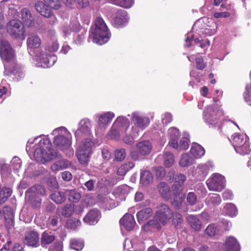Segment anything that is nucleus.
Returning a JSON list of instances; mask_svg holds the SVG:
<instances>
[{
	"label": "nucleus",
	"instance_id": "obj_32",
	"mask_svg": "<svg viewBox=\"0 0 251 251\" xmlns=\"http://www.w3.org/2000/svg\"><path fill=\"white\" fill-rule=\"evenodd\" d=\"M152 214V210L150 208L144 209L137 213V218L138 222L140 223L144 220L147 219Z\"/></svg>",
	"mask_w": 251,
	"mask_h": 251
},
{
	"label": "nucleus",
	"instance_id": "obj_16",
	"mask_svg": "<svg viewBox=\"0 0 251 251\" xmlns=\"http://www.w3.org/2000/svg\"><path fill=\"white\" fill-rule=\"evenodd\" d=\"M128 20L126 12L122 9L118 10L116 15L113 19V24L116 27L125 25Z\"/></svg>",
	"mask_w": 251,
	"mask_h": 251
},
{
	"label": "nucleus",
	"instance_id": "obj_49",
	"mask_svg": "<svg viewBox=\"0 0 251 251\" xmlns=\"http://www.w3.org/2000/svg\"><path fill=\"white\" fill-rule=\"evenodd\" d=\"M47 5L50 8L57 10L61 6L60 0H44Z\"/></svg>",
	"mask_w": 251,
	"mask_h": 251
},
{
	"label": "nucleus",
	"instance_id": "obj_50",
	"mask_svg": "<svg viewBox=\"0 0 251 251\" xmlns=\"http://www.w3.org/2000/svg\"><path fill=\"white\" fill-rule=\"evenodd\" d=\"M0 173L2 176H6L10 173L9 166L4 160H0Z\"/></svg>",
	"mask_w": 251,
	"mask_h": 251
},
{
	"label": "nucleus",
	"instance_id": "obj_63",
	"mask_svg": "<svg viewBox=\"0 0 251 251\" xmlns=\"http://www.w3.org/2000/svg\"><path fill=\"white\" fill-rule=\"evenodd\" d=\"M117 127L113 126L109 132L108 135L110 137L113 139H118L120 137L119 131L118 129H116Z\"/></svg>",
	"mask_w": 251,
	"mask_h": 251
},
{
	"label": "nucleus",
	"instance_id": "obj_22",
	"mask_svg": "<svg viewBox=\"0 0 251 251\" xmlns=\"http://www.w3.org/2000/svg\"><path fill=\"white\" fill-rule=\"evenodd\" d=\"M114 116V114L112 112H107L101 114L99 117V126L100 127L105 129Z\"/></svg>",
	"mask_w": 251,
	"mask_h": 251
},
{
	"label": "nucleus",
	"instance_id": "obj_4",
	"mask_svg": "<svg viewBox=\"0 0 251 251\" xmlns=\"http://www.w3.org/2000/svg\"><path fill=\"white\" fill-rule=\"evenodd\" d=\"M39 144L40 147L36 149L34 153V156L38 162L43 164L58 157L57 152L51 148L49 140L40 141Z\"/></svg>",
	"mask_w": 251,
	"mask_h": 251
},
{
	"label": "nucleus",
	"instance_id": "obj_60",
	"mask_svg": "<svg viewBox=\"0 0 251 251\" xmlns=\"http://www.w3.org/2000/svg\"><path fill=\"white\" fill-rule=\"evenodd\" d=\"M250 77L251 78V71L250 72ZM244 97L247 103L249 105L251 106V88H246V91L244 93Z\"/></svg>",
	"mask_w": 251,
	"mask_h": 251
},
{
	"label": "nucleus",
	"instance_id": "obj_6",
	"mask_svg": "<svg viewBox=\"0 0 251 251\" xmlns=\"http://www.w3.org/2000/svg\"><path fill=\"white\" fill-rule=\"evenodd\" d=\"M231 138L232 144L237 153L245 155L250 152L249 138L246 135L235 133Z\"/></svg>",
	"mask_w": 251,
	"mask_h": 251
},
{
	"label": "nucleus",
	"instance_id": "obj_38",
	"mask_svg": "<svg viewBox=\"0 0 251 251\" xmlns=\"http://www.w3.org/2000/svg\"><path fill=\"white\" fill-rule=\"evenodd\" d=\"M153 179L151 173L149 171H144L141 173L140 182L144 185L149 184Z\"/></svg>",
	"mask_w": 251,
	"mask_h": 251
},
{
	"label": "nucleus",
	"instance_id": "obj_58",
	"mask_svg": "<svg viewBox=\"0 0 251 251\" xmlns=\"http://www.w3.org/2000/svg\"><path fill=\"white\" fill-rule=\"evenodd\" d=\"M218 231L217 226L215 225H209L205 230L206 234L209 236H213L215 235Z\"/></svg>",
	"mask_w": 251,
	"mask_h": 251
},
{
	"label": "nucleus",
	"instance_id": "obj_24",
	"mask_svg": "<svg viewBox=\"0 0 251 251\" xmlns=\"http://www.w3.org/2000/svg\"><path fill=\"white\" fill-rule=\"evenodd\" d=\"M21 14L22 19L25 25L31 27L34 25V21L32 19L31 13L27 8L22 9Z\"/></svg>",
	"mask_w": 251,
	"mask_h": 251
},
{
	"label": "nucleus",
	"instance_id": "obj_31",
	"mask_svg": "<svg viewBox=\"0 0 251 251\" xmlns=\"http://www.w3.org/2000/svg\"><path fill=\"white\" fill-rule=\"evenodd\" d=\"M113 125L118 128L123 127V129L126 130L129 126V121L124 116H119L116 119Z\"/></svg>",
	"mask_w": 251,
	"mask_h": 251
},
{
	"label": "nucleus",
	"instance_id": "obj_30",
	"mask_svg": "<svg viewBox=\"0 0 251 251\" xmlns=\"http://www.w3.org/2000/svg\"><path fill=\"white\" fill-rule=\"evenodd\" d=\"M187 220L191 227L195 230L199 231L201 228V222L196 216H189Z\"/></svg>",
	"mask_w": 251,
	"mask_h": 251
},
{
	"label": "nucleus",
	"instance_id": "obj_46",
	"mask_svg": "<svg viewBox=\"0 0 251 251\" xmlns=\"http://www.w3.org/2000/svg\"><path fill=\"white\" fill-rule=\"evenodd\" d=\"M184 194H179V195L174 196V200L172 201V204L176 208L180 209L184 200Z\"/></svg>",
	"mask_w": 251,
	"mask_h": 251
},
{
	"label": "nucleus",
	"instance_id": "obj_1",
	"mask_svg": "<svg viewBox=\"0 0 251 251\" xmlns=\"http://www.w3.org/2000/svg\"><path fill=\"white\" fill-rule=\"evenodd\" d=\"M26 44L28 53L36 56L38 66L43 68L50 67L56 61V56L53 55H47L40 51L41 40L36 34H29L27 38Z\"/></svg>",
	"mask_w": 251,
	"mask_h": 251
},
{
	"label": "nucleus",
	"instance_id": "obj_45",
	"mask_svg": "<svg viewBox=\"0 0 251 251\" xmlns=\"http://www.w3.org/2000/svg\"><path fill=\"white\" fill-rule=\"evenodd\" d=\"M134 166V164L133 162H129L127 163H125L118 169L117 173L119 175H124L129 170L133 168Z\"/></svg>",
	"mask_w": 251,
	"mask_h": 251
},
{
	"label": "nucleus",
	"instance_id": "obj_13",
	"mask_svg": "<svg viewBox=\"0 0 251 251\" xmlns=\"http://www.w3.org/2000/svg\"><path fill=\"white\" fill-rule=\"evenodd\" d=\"M0 55L1 59L7 62L13 60L14 53L8 41L0 40Z\"/></svg>",
	"mask_w": 251,
	"mask_h": 251
},
{
	"label": "nucleus",
	"instance_id": "obj_7",
	"mask_svg": "<svg viewBox=\"0 0 251 251\" xmlns=\"http://www.w3.org/2000/svg\"><path fill=\"white\" fill-rule=\"evenodd\" d=\"M223 115L221 109L216 107L208 106L203 111V119L210 126L215 127L220 125V119Z\"/></svg>",
	"mask_w": 251,
	"mask_h": 251
},
{
	"label": "nucleus",
	"instance_id": "obj_10",
	"mask_svg": "<svg viewBox=\"0 0 251 251\" xmlns=\"http://www.w3.org/2000/svg\"><path fill=\"white\" fill-rule=\"evenodd\" d=\"M216 251H240V247L235 238L229 236L226 238L224 244H215Z\"/></svg>",
	"mask_w": 251,
	"mask_h": 251
},
{
	"label": "nucleus",
	"instance_id": "obj_33",
	"mask_svg": "<svg viewBox=\"0 0 251 251\" xmlns=\"http://www.w3.org/2000/svg\"><path fill=\"white\" fill-rule=\"evenodd\" d=\"M66 5L73 6L75 5L78 7L83 8L86 7L88 4L87 0H62Z\"/></svg>",
	"mask_w": 251,
	"mask_h": 251
},
{
	"label": "nucleus",
	"instance_id": "obj_8",
	"mask_svg": "<svg viewBox=\"0 0 251 251\" xmlns=\"http://www.w3.org/2000/svg\"><path fill=\"white\" fill-rule=\"evenodd\" d=\"M206 184L210 190L219 192L225 188L226 179L222 175L215 173L207 180Z\"/></svg>",
	"mask_w": 251,
	"mask_h": 251
},
{
	"label": "nucleus",
	"instance_id": "obj_52",
	"mask_svg": "<svg viewBox=\"0 0 251 251\" xmlns=\"http://www.w3.org/2000/svg\"><path fill=\"white\" fill-rule=\"evenodd\" d=\"M173 215V223L174 226L176 227L180 226L183 222V218L182 216L177 213H174Z\"/></svg>",
	"mask_w": 251,
	"mask_h": 251
},
{
	"label": "nucleus",
	"instance_id": "obj_26",
	"mask_svg": "<svg viewBox=\"0 0 251 251\" xmlns=\"http://www.w3.org/2000/svg\"><path fill=\"white\" fill-rule=\"evenodd\" d=\"M129 191V187L126 185H123L116 188L113 194L116 198H119L121 200H125L126 196Z\"/></svg>",
	"mask_w": 251,
	"mask_h": 251
},
{
	"label": "nucleus",
	"instance_id": "obj_35",
	"mask_svg": "<svg viewBox=\"0 0 251 251\" xmlns=\"http://www.w3.org/2000/svg\"><path fill=\"white\" fill-rule=\"evenodd\" d=\"M194 159L195 158L193 156H190L187 153H184L182 155L179 164L182 167H187L193 163Z\"/></svg>",
	"mask_w": 251,
	"mask_h": 251
},
{
	"label": "nucleus",
	"instance_id": "obj_59",
	"mask_svg": "<svg viewBox=\"0 0 251 251\" xmlns=\"http://www.w3.org/2000/svg\"><path fill=\"white\" fill-rule=\"evenodd\" d=\"M153 170L155 173L157 177L159 179H162L166 174L165 169L161 166L154 167Z\"/></svg>",
	"mask_w": 251,
	"mask_h": 251
},
{
	"label": "nucleus",
	"instance_id": "obj_5",
	"mask_svg": "<svg viewBox=\"0 0 251 251\" xmlns=\"http://www.w3.org/2000/svg\"><path fill=\"white\" fill-rule=\"evenodd\" d=\"M93 142L90 138H87L79 145L76 149V155L79 163L87 165L90 160L92 153Z\"/></svg>",
	"mask_w": 251,
	"mask_h": 251
},
{
	"label": "nucleus",
	"instance_id": "obj_21",
	"mask_svg": "<svg viewBox=\"0 0 251 251\" xmlns=\"http://www.w3.org/2000/svg\"><path fill=\"white\" fill-rule=\"evenodd\" d=\"M120 223L128 231L132 230L135 225L133 216L131 214L128 213L126 214L123 217L120 221Z\"/></svg>",
	"mask_w": 251,
	"mask_h": 251
},
{
	"label": "nucleus",
	"instance_id": "obj_20",
	"mask_svg": "<svg viewBox=\"0 0 251 251\" xmlns=\"http://www.w3.org/2000/svg\"><path fill=\"white\" fill-rule=\"evenodd\" d=\"M36 10L40 13L42 16L49 18L51 17L53 19L55 18L52 16V12L50 8L48 7L44 2L42 1H38L35 4Z\"/></svg>",
	"mask_w": 251,
	"mask_h": 251
},
{
	"label": "nucleus",
	"instance_id": "obj_55",
	"mask_svg": "<svg viewBox=\"0 0 251 251\" xmlns=\"http://www.w3.org/2000/svg\"><path fill=\"white\" fill-rule=\"evenodd\" d=\"M59 48V44L57 41L53 40L51 43H49L46 50L49 51L50 53L56 51Z\"/></svg>",
	"mask_w": 251,
	"mask_h": 251
},
{
	"label": "nucleus",
	"instance_id": "obj_47",
	"mask_svg": "<svg viewBox=\"0 0 251 251\" xmlns=\"http://www.w3.org/2000/svg\"><path fill=\"white\" fill-rule=\"evenodd\" d=\"M83 243L76 239H72L70 241V247L72 249L77 251L81 250L83 247Z\"/></svg>",
	"mask_w": 251,
	"mask_h": 251
},
{
	"label": "nucleus",
	"instance_id": "obj_56",
	"mask_svg": "<svg viewBox=\"0 0 251 251\" xmlns=\"http://www.w3.org/2000/svg\"><path fill=\"white\" fill-rule=\"evenodd\" d=\"M183 189L182 185L179 184H174L172 187V196L179 195V194H183L181 192Z\"/></svg>",
	"mask_w": 251,
	"mask_h": 251
},
{
	"label": "nucleus",
	"instance_id": "obj_9",
	"mask_svg": "<svg viewBox=\"0 0 251 251\" xmlns=\"http://www.w3.org/2000/svg\"><path fill=\"white\" fill-rule=\"evenodd\" d=\"M91 123L88 119L84 118L80 120L78 124V129L75 133L76 140L90 138L91 134Z\"/></svg>",
	"mask_w": 251,
	"mask_h": 251
},
{
	"label": "nucleus",
	"instance_id": "obj_64",
	"mask_svg": "<svg viewBox=\"0 0 251 251\" xmlns=\"http://www.w3.org/2000/svg\"><path fill=\"white\" fill-rule=\"evenodd\" d=\"M22 161L21 159L17 157H14L11 160V164L13 166L14 169L18 170L21 168Z\"/></svg>",
	"mask_w": 251,
	"mask_h": 251
},
{
	"label": "nucleus",
	"instance_id": "obj_11",
	"mask_svg": "<svg viewBox=\"0 0 251 251\" xmlns=\"http://www.w3.org/2000/svg\"><path fill=\"white\" fill-rule=\"evenodd\" d=\"M7 30L11 36L15 38L23 35L25 32L23 25L18 20L10 21L7 25Z\"/></svg>",
	"mask_w": 251,
	"mask_h": 251
},
{
	"label": "nucleus",
	"instance_id": "obj_14",
	"mask_svg": "<svg viewBox=\"0 0 251 251\" xmlns=\"http://www.w3.org/2000/svg\"><path fill=\"white\" fill-rule=\"evenodd\" d=\"M45 193V189L43 186L37 185L32 186L28 189L26 192V195H27L29 197L32 204L35 207H38L41 203V199L37 198L36 200V203H34L33 198L36 196L37 195L43 196Z\"/></svg>",
	"mask_w": 251,
	"mask_h": 251
},
{
	"label": "nucleus",
	"instance_id": "obj_2",
	"mask_svg": "<svg viewBox=\"0 0 251 251\" xmlns=\"http://www.w3.org/2000/svg\"><path fill=\"white\" fill-rule=\"evenodd\" d=\"M52 134L55 135L53 139L54 146L59 150L64 151L69 156L74 155V150L71 147V133L64 126L54 129Z\"/></svg>",
	"mask_w": 251,
	"mask_h": 251
},
{
	"label": "nucleus",
	"instance_id": "obj_12",
	"mask_svg": "<svg viewBox=\"0 0 251 251\" xmlns=\"http://www.w3.org/2000/svg\"><path fill=\"white\" fill-rule=\"evenodd\" d=\"M172 216L171 209L168 205L161 204L157 208L155 218L163 225H165Z\"/></svg>",
	"mask_w": 251,
	"mask_h": 251
},
{
	"label": "nucleus",
	"instance_id": "obj_18",
	"mask_svg": "<svg viewBox=\"0 0 251 251\" xmlns=\"http://www.w3.org/2000/svg\"><path fill=\"white\" fill-rule=\"evenodd\" d=\"M189 135L185 133L184 136L181 138L179 143L177 140L174 142V140L171 142V146L179 151L186 150L189 147Z\"/></svg>",
	"mask_w": 251,
	"mask_h": 251
},
{
	"label": "nucleus",
	"instance_id": "obj_28",
	"mask_svg": "<svg viewBox=\"0 0 251 251\" xmlns=\"http://www.w3.org/2000/svg\"><path fill=\"white\" fill-rule=\"evenodd\" d=\"M55 239V236L50 232L44 231L41 236V245L43 247L47 246L52 243Z\"/></svg>",
	"mask_w": 251,
	"mask_h": 251
},
{
	"label": "nucleus",
	"instance_id": "obj_23",
	"mask_svg": "<svg viewBox=\"0 0 251 251\" xmlns=\"http://www.w3.org/2000/svg\"><path fill=\"white\" fill-rule=\"evenodd\" d=\"M136 148L139 153L142 155H146L151 152L152 145L150 141H144L137 144Z\"/></svg>",
	"mask_w": 251,
	"mask_h": 251
},
{
	"label": "nucleus",
	"instance_id": "obj_53",
	"mask_svg": "<svg viewBox=\"0 0 251 251\" xmlns=\"http://www.w3.org/2000/svg\"><path fill=\"white\" fill-rule=\"evenodd\" d=\"M126 153L125 149H117L115 151V158L117 161H121L125 159Z\"/></svg>",
	"mask_w": 251,
	"mask_h": 251
},
{
	"label": "nucleus",
	"instance_id": "obj_62",
	"mask_svg": "<svg viewBox=\"0 0 251 251\" xmlns=\"http://www.w3.org/2000/svg\"><path fill=\"white\" fill-rule=\"evenodd\" d=\"M62 244L61 242L56 241L51 246L49 251H62Z\"/></svg>",
	"mask_w": 251,
	"mask_h": 251
},
{
	"label": "nucleus",
	"instance_id": "obj_61",
	"mask_svg": "<svg viewBox=\"0 0 251 251\" xmlns=\"http://www.w3.org/2000/svg\"><path fill=\"white\" fill-rule=\"evenodd\" d=\"M186 179V177L185 175L182 174H179L176 175L174 181L177 184H179L183 186Z\"/></svg>",
	"mask_w": 251,
	"mask_h": 251
},
{
	"label": "nucleus",
	"instance_id": "obj_15",
	"mask_svg": "<svg viewBox=\"0 0 251 251\" xmlns=\"http://www.w3.org/2000/svg\"><path fill=\"white\" fill-rule=\"evenodd\" d=\"M132 121L135 126L142 130L148 126L150 123L149 118L142 116L140 113L133 112L132 114Z\"/></svg>",
	"mask_w": 251,
	"mask_h": 251
},
{
	"label": "nucleus",
	"instance_id": "obj_19",
	"mask_svg": "<svg viewBox=\"0 0 251 251\" xmlns=\"http://www.w3.org/2000/svg\"><path fill=\"white\" fill-rule=\"evenodd\" d=\"M100 218V213L98 210L93 209L90 210L83 218L84 223L89 225H95L98 223Z\"/></svg>",
	"mask_w": 251,
	"mask_h": 251
},
{
	"label": "nucleus",
	"instance_id": "obj_37",
	"mask_svg": "<svg viewBox=\"0 0 251 251\" xmlns=\"http://www.w3.org/2000/svg\"><path fill=\"white\" fill-rule=\"evenodd\" d=\"M50 199L55 203L60 204L66 200V194L59 191H55L50 195Z\"/></svg>",
	"mask_w": 251,
	"mask_h": 251
},
{
	"label": "nucleus",
	"instance_id": "obj_3",
	"mask_svg": "<svg viewBox=\"0 0 251 251\" xmlns=\"http://www.w3.org/2000/svg\"><path fill=\"white\" fill-rule=\"evenodd\" d=\"M111 36V33L100 17H98L95 21V28L90 31L89 40L99 45L106 43Z\"/></svg>",
	"mask_w": 251,
	"mask_h": 251
},
{
	"label": "nucleus",
	"instance_id": "obj_40",
	"mask_svg": "<svg viewBox=\"0 0 251 251\" xmlns=\"http://www.w3.org/2000/svg\"><path fill=\"white\" fill-rule=\"evenodd\" d=\"M224 209L226 214L230 217H235L238 214L237 207L232 203H226L224 206Z\"/></svg>",
	"mask_w": 251,
	"mask_h": 251
},
{
	"label": "nucleus",
	"instance_id": "obj_41",
	"mask_svg": "<svg viewBox=\"0 0 251 251\" xmlns=\"http://www.w3.org/2000/svg\"><path fill=\"white\" fill-rule=\"evenodd\" d=\"M175 161L174 155L169 151H166L164 153V164L166 167H171Z\"/></svg>",
	"mask_w": 251,
	"mask_h": 251
},
{
	"label": "nucleus",
	"instance_id": "obj_48",
	"mask_svg": "<svg viewBox=\"0 0 251 251\" xmlns=\"http://www.w3.org/2000/svg\"><path fill=\"white\" fill-rule=\"evenodd\" d=\"M114 3L124 8H130L133 3V0H114Z\"/></svg>",
	"mask_w": 251,
	"mask_h": 251
},
{
	"label": "nucleus",
	"instance_id": "obj_44",
	"mask_svg": "<svg viewBox=\"0 0 251 251\" xmlns=\"http://www.w3.org/2000/svg\"><path fill=\"white\" fill-rule=\"evenodd\" d=\"M168 133L169 134L170 138L169 144L171 146V142L174 140V142H176L179 137L180 133L177 128L175 127H171L169 129Z\"/></svg>",
	"mask_w": 251,
	"mask_h": 251
},
{
	"label": "nucleus",
	"instance_id": "obj_29",
	"mask_svg": "<svg viewBox=\"0 0 251 251\" xmlns=\"http://www.w3.org/2000/svg\"><path fill=\"white\" fill-rule=\"evenodd\" d=\"M190 153L195 159L200 158L204 155L205 150L200 145L195 143L193 144L191 148Z\"/></svg>",
	"mask_w": 251,
	"mask_h": 251
},
{
	"label": "nucleus",
	"instance_id": "obj_34",
	"mask_svg": "<svg viewBox=\"0 0 251 251\" xmlns=\"http://www.w3.org/2000/svg\"><path fill=\"white\" fill-rule=\"evenodd\" d=\"M212 168V165L210 163L199 165L197 168V172L201 176L200 179H204Z\"/></svg>",
	"mask_w": 251,
	"mask_h": 251
},
{
	"label": "nucleus",
	"instance_id": "obj_54",
	"mask_svg": "<svg viewBox=\"0 0 251 251\" xmlns=\"http://www.w3.org/2000/svg\"><path fill=\"white\" fill-rule=\"evenodd\" d=\"M73 212V207L71 204H66L65 205L62 209L61 213L62 214L66 217H68L71 215L72 213Z\"/></svg>",
	"mask_w": 251,
	"mask_h": 251
},
{
	"label": "nucleus",
	"instance_id": "obj_25",
	"mask_svg": "<svg viewBox=\"0 0 251 251\" xmlns=\"http://www.w3.org/2000/svg\"><path fill=\"white\" fill-rule=\"evenodd\" d=\"M157 219L155 218V219L151 220L144 225L142 227L143 230L145 231L149 232L159 229L161 228V223Z\"/></svg>",
	"mask_w": 251,
	"mask_h": 251
},
{
	"label": "nucleus",
	"instance_id": "obj_17",
	"mask_svg": "<svg viewBox=\"0 0 251 251\" xmlns=\"http://www.w3.org/2000/svg\"><path fill=\"white\" fill-rule=\"evenodd\" d=\"M24 243L28 246L37 247L39 245V238L37 232L31 231L27 232L25 237Z\"/></svg>",
	"mask_w": 251,
	"mask_h": 251
},
{
	"label": "nucleus",
	"instance_id": "obj_57",
	"mask_svg": "<svg viewBox=\"0 0 251 251\" xmlns=\"http://www.w3.org/2000/svg\"><path fill=\"white\" fill-rule=\"evenodd\" d=\"M186 200L190 205H194L197 202V198L194 192H189L187 194Z\"/></svg>",
	"mask_w": 251,
	"mask_h": 251
},
{
	"label": "nucleus",
	"instance_id": "obj_36",
	"mask_svg": "<svg viewBox=\"0 0 251 251\" xmlns=\"http://www.w3.org/2000/svg\"><path fill=\"white\" fill-rule=\"evenodd\" d=\"M217 27V24L215 22L211 21L210 25L204 26L201 32L203 34H205L206 35L211 36L216 33Z\"/></svg>",
	"mask_w": 251,
	"mask_h": 251
},
{
	"label": "nucleus",
	"instance_id": "obj_27",
	"mask_svg": "<svg viewBox=\"0 0 251 251\" xmlns=\"http://www.w3.org/2000/svg\"><path fill=\"white\" fill-rule=\"evenodd\" d=\"M158 190L164 199L168 200L172 197V191L169 186L165 182H160L158 186Z\"/></svg>",
	"mask_w": 251,
	"mask_h": 251
},
{
	"label": "nucleus",
	"instance_id": "obj_42",
	"mask_svg": "<svg viewBox=\"0 0 251 251\" xmlns=\"http://www.w3.org/2000/svg\"><path fill=\"white\" fill-rule=\"evenodd\" d=\"M221 202V199L219 195L215 194L209 196L206 199V202L208 205L216 206L219 205Z\"/></svg>",
	"mask_w": 251,
	"mask_h": 251
},
{
	"label": "nucleus",
	"instance_id": "obj_51",
	"mask_svg": "<svg viewBox=\"0 0 251 251\" xmlns=\"http://www.w3.org/2000/svg\"><path fill=\"white\" fill-rule=\"evenodd\" d=\"M68 228L75 229L81 225V222L77 219H69L66 223Z\"/></svg>",
	"mask_w": 251,
	"mask_h": 251
},
{
	"label": "nucleus",
	"instance_id": "obj_39",
	"mask_svg": "<svg viewBox=\"0 0 251 251\" xmlns=\"http://www.w3.org/2000/svg\"><path fill=\"white\" fill-rule=\"evenodd\" d=\"M3 213L5 221L10 226L13 223L14 215L12 209L10 207H4L3 209Z\"/></svg>",
	"mask_w": 251,
	"mask_h": 251
},
{
	"label": "nucleus",
	"instance_id": "obj_43",
	"mask_svg": "<svg viewBox=\"0 0 251 251\" xmlns=\"http://www.w3.org/2000/svg\"><path fill=\"white\" fill-rule=\"evenodd\" d=\"M65 193L66 195L68 196V199L69 201L73 202H77L80 198V194L73 190H67L65 191Z\"/></svg>",
	"mask_w": 251,
	"mask_h": 251
}]
</instances>
